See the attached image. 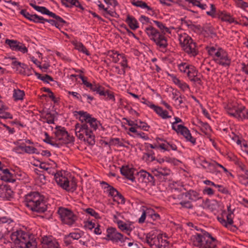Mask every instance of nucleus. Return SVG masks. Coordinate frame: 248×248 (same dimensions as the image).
<instances>
[{
	"label": "nucleus",
	"instance_id": "nucleus-1",
	"mask_svg": "<svg viewBox=\"0 0 248 248\" xmlns=\"http://www.w3.org/2000/svg\"><path fill=\"white\" fill-rule=\"evenodd\" d=\"M11 238L15 245L18 248H37V242L34 236L22 230H17L13 232L11 235Z\"/></svg>",
	"mask_w": 248,
	"mask_h": 248
},
{
	"label": "nucleus",
	"instance_id": "nucleus-2",
	"mask_svg": "<svg viewBox=\"0 0 248 248\" xmlns=\"http://www.w3.org/2000/svg\"><path fill=\"white\" fill-rule=\"evenodd\" d=\"M25 205L33 212L42 213L46 210L44 197L38 192H31L25 197Z\"/></svg>",
	"mask_w": 248,
	"mask_h": 248
},
{
	"label": "nucleus",
	"instance_id": "nucleus-3",
	"mask_svg": "<svg viewBox=\"0 0 248 248\" xmlns=\"http://www.w3.org/2000/svg\"><path fill=\"white\" fill-rule=\"evenodd\" d=\"M191 239L193 244L199 248H215L217 246V240L204 230L193 235Z\"/></svg>",
	"mask_w": 248,
	"mask_h": 248
},
{
	"label": "nucleus",
	"instance_id": "nucleus-4",
	"mask_svg": "<svg viewBox=\"0 0 248 248\" xmlns=\"http://www.w3.org/2000/svg\"><path fill=\"white\" fill-rule=\"evenodd\" d=\"M145 31L150 39L155 42L159 50L162 52L166 51L168 44L165 33H160L151 26L146 28Z\"/></svg>",
	"mask_w": 248,
	"mask_h": 248
},
{
	"label": "nucleus",
	"instance_id": "nucleus-5",
	"mask_svg": "<svg viewBox=\"0 0 248 248\" xmlns=\"http://www.w3.org/2000/svg\"><path fill=\"white\" fill-rule=\"evenodd\" d=\"M206 49L216 63L224 67L229 66L231 64V59L229 57L228 53L223 48L207 46Z\"/></svg>",
	"mask_w": 248,
	"mask_h": 248
},
{
	"label": "nucleus",
	"instance_id": "nucleus-6",
	"mask_svg": "<svg viewBox=\"0 0 248 248\" xmlns=\"http://www.w3.org/2000/svg\"><path fill=\"white\" fill-rule=\"evenodd\" d=\"M48 174L54 175V178L57 185L62 189L67 191H74L77 187V184L75 181H69L68 178L58 173H56V170L52 168L49 167L46 171Z\"/></svg>",
	"mask_w": 248,
	"mask_h": 248
},
{
	"label": "nucleus",
	"instance_id": "nucleus-7",
	"mask_svg": "<svg viewBox=\"0 0 248 248\" xmlns=\"http://www.w3.org/2000/svg\"><path fill=\"white\" fill-rule=\"evenodd\" d=\"M180 44L184 51L190 56L195 57L198 53L196 43L192 38L186 33L178 35Z\"/></svg>",
	"mask_w": 248,
	"mask_h": 248
},
{
	"label": "nucleus",
	"instance_id": "nucleus-8",
	"mask_svg": "<svg viewBox=\"0 0 248 248\" xmlns=\"http://www.w3.org/2000/svg\"><path fill=\"white\" fill-rule=\"evenodd\" d=\"M62 222L69 226L73 225L78 219L77 216L70 210L60 207L58 210Z\"/></svg>",
	"mask_w": 248,
	"mask_h": 248
},
{
	"label": "nucleus",
	"instance_id": "nucleus-9",
	"mask_svg": "<svg viewBox=\"0 0 248 248\" xmlns=\"http://www.w3.org/2000/svg\"><path fill=\"white\" fill-rule=\"evenodd\" d=\"M228 113L238 120H243L248 118V112L245 107L233 106L228 108Z\"/></svg>",
	"mask_w": 248,
	"mask_h": 248
},
{
	"label": "nucleus",
	"instance_id": "nucleus-10",
	"mask_svg": "<svg viewBox=\"0 0 248 248\" xmlns=\"http://www.w3.org/2000/svg\"><path fill=\"white\" fill-rule=\"evenodd\" d=\"M107 233L106 239L114 243L121 242L122 243L125 242L126 240L129 239L128 238L124 237L122 233L119 232L115 228L110 227L108 228Z\"/></svg>",
	"mask_w": 248,
	"mask_h": 248
},
{
	"label": "nucleus",
	"instance_id": "nucleus-11",
	"mask_svg": "<svg viewBox=\"0 0 248 248\" xmlns=\"http://www.w3.org/2000/svg\"><path fill=\"white\" fill-rule=\"evenodd\" d=\"M55 132V137L57 140L62 141L63 144L68 143L73 140V137L70 136L64 127L56 126Z\"/></svg>",
	"mask_w": 248,
	"mask_h": 248
},
{
	"label": "nucleus",
	"instance_id": "nucleus-12",
	"mask_svg": "<svg viewBox=\"0 0 248 248\" xmlns=\"http://www.w3.org/2000/svg\"><path fill=\"white\" fill-rule=\"evenodd\" d=\"M162 236V234L158 231L153 230L146 234V242L151 248H155Z\"/></svg>",
	"mask_w": 248,
	"mask_h": 248
},
{
	"label": "nucleus",
	"instance_id": "nucleus-13",
	"mask_svg": "<svg viewBox=\"0 0 248 248\" xmlns=\"http://www.w3.org/2000/svg\"><path fill=\"white\" fill-rule=\"evenodd\" d=\"M92 130L89 129L88 126L86 124H77L75 125V133L76 136L80 140H85L84 135L86 136L91 133Z\"/></svg>",
	"mask_w": 248,
	"mask_h": 248
},
{
	"label": "nucleus",
	"instance_id": "nucleus-14",
	"mask_svg": "<svg viewBox=\"0 0 248 248\" xmlns=\"http://www.w3.org/2000/svg\"><path fill=\"white\" fill-rule=\"evenodd\" d=\"M177 134L183 136L187 141H190L193 145L196 143V139L192 137L189 130L186 126L179 124L177 127Z\"/></svg>",
	"mask_w": 248,
	"mask_h": 248
},
{
	"label": "nucleus",
	"instance_id": "nucleus-15",
	"mask_svg": "<svg viewBox=\"0 0 248 248\" xmlns=\"http://www.w3.org/2000/svg\"><path fill=\"white\" fill-rule=\"evenodd\" d=\"M184 196H185L186 197H188L189 200L192 201H195L202 198L198 192L192 190H190L188 192L185 193H181L178 195L173 194L171 196V197L174 199H178L181 200L183 198Z\"/></svg>",
	"mask_w": 248,
	"mask_h": 248
},
{
	"label": "nucleus",
	"instance_id": "nucleus-16",
	"mask_svg": "<svg viewBox=\"0 0 248 248\" xmlns=\"http://www.w3.org/2000/svg\"><path fill=\"white\" fill-rule=\"evenodd\" d=\"M153 172L159 181H164L166 179V177L170 174V170L167 167H157Z\"/></svg>",
	"mask_w": 248,
	"mask_h": 248
},
{
	"label": "nucleus",
	"instance_id": "nucleus-17",
	"mask_svg": "<svg viewBox=\"0 0 248 248\" xmlns=\"http://www.w3.org/2000/svg\"><path fill=\"white\" fill-rule=\"evenodd\" d=\"M42 248H59L58 243L51 236H44L42 238Z\"/></svg>",
	"mask_w": 248,
	"mask_h": 248
},
{
	"label": "nucleus",
	"instance_id": "nucleus-18",
	"mask_svg": "<svg viewBox=\"0 0 248 248\" xmlns=\"http://www.w3.org/2000/svg\"><path fill=\"white\" fill-rule=\"evenodd\" d=\"M113 217L115 219V221L117 224L118 228L122 232H125L128 235H129L130 233L132 231L131 225L125 223L121 220H119L116 215H114Z\"/></svg>",
	"mask_w": 248,
	"mask_h": 248
},
{
	"label": "nucleus",
	"instance_id": "nucleus-19",
	"mask_svg": "<svg viewBox=\"0 0 248 248\" xmlns=\"http://www.w3.org/2000/svg\"><path fill=\"white\" fill-rule=\"evenodd\" d=\"M134 169L132 168H130L128 166H122L120 169L121 173L127 179H129L132 182L135 180V177L133 175Z\"/></svg>",
	"mask_w": 248,
	"mask_h": 248
},
{
	"label": "nucleus",
	"instance_id": "nucleus-20",
	"mask_svg": "<svg viewBox=\"0 0 248 248\" xmlns=\"http://www.w3.org/2000/svg\"><path fill=\"white\" fill-rule=\"evenodd\" d=\"M217 15L218 18L222 21L228 22L230 23L234 22L236 24H239L238 22L234 21V19L225 11H218Z\"/></svg>",
	"mask_w": 248,
	"mask_h": 248
},
{
	"label": "nucleus",
	"instance_id": "nucleus-21",
	"mask_svg": "<svg viewBox=\"0 0 248 248\" xmlns=\"http://www.w3.org/2000/svg\"><path fill=\"white\" fill-rule=\"evenodd\" d=\"M151 107L154 108V110L162 118L167 119L170 118L171 116L168 115V111L163 110L161 107L155 105H152Z\"/></svg>",
	"mask_w": 248,
	"mask_h": 248
},
{
	"label": "nucleus",
	"instance_id": "nucleus-22",
	"mask_svg": "<svg viewBox=\"0 0 248 248\" xmlns=\"http://www.w3.org/2000/svg\"><path fill=\"white\" fill-rule=\"evenodd\" d=\"M125 21L130 28L133 30H136L139 27L137 20L134 17L129 15L127 16Z\"/></svg>",
	"mask_w": 248,
	"mask_h": 248
},
{
	"label": "nucleus",
	"instance_id": "nucleus-23",
	"mask_svg": "<svg viewBox=\"0 0 248 248\" xmlns=\"http://www.w3.org/2000/svg\"><path fill=\"white\" fill-rule=\"evenodd\" d=\"M3 174V180L9 182L14 183L15 179L14 178L13 174L9 171L8 169H3L2 170Z\"/></svg>",
	"mask_w": 248,
	"mask_h": 248
},
{
	"label": "nucleus",
	"instance_id": "nucleus-24",
	"mask_svg": "<svg viewBox=\"0 0 248 248\" xmlns=\"http://www.w3.org/2000/svg\"><path fill=\"white\" fill-rule=\"evenodd\" d=\"M0 189L1 190V194L4 195L7 199L12 197L13 191L9 188V186L6 185H0Z\"/></svg>",
	"mask_w": 248,
	"mask_h": 248
},
{
	"label": "nucleus",
	"instance_id": "nucleus-25",
	"mask_svg": "<svg viewBox=\"0 0 248 248\" xmlns=\"http://www.w3.org/2000/svg\"><path fill=\"white\" fill-rule=\"evenodd\" d=\"M138 175H139L140 177L142 179V181H144L145 182L147 181L149 182H152L154 181V176L145 171H140L139 172Z\"/></svg>",
	"mask_w": 248,
	"mask_h": 248
},
{
	"label": "nucleus",
	"instance_id": "nucleus-26",
	"mask_svg": "<svg viewBox=\"0 0 248 248\" xmlns=\"http://www.w3.org/2000/svg\"><path fill=\"white\" fill-rule=\"evenodd\" d=\"M232 212H231V213H229L226 216V224H227V228H229L230 230L234 231L236 229V228L235 226L232 225L233 223L232 219Z\"/></svg>",
	"mask_w": 248,
	"mask_h": 248
},
{
	"label": "nucleus",
	"instance_id": "nucleus-27",
	"mask_svg": "<svg viewBox=\"0 0 248 248\" xmlns=\"http://www.w3.org/2000/svg\"><path fill=\"white\" fill-rule=\"evenodd\" d=\"M25 95V93L23 91L19 89H14L13 91V96L14 100H22L23 99V97Z\"/></svg>",
	"mask_w": 248,
	"mask_h": 248
},
{
	"label": "nucleus",
	"instance_id": "nucleus-28",
	"mask_svg": "<svg viewBox=\"0 0 248 248\" xmlns=\"http://www.w3.org/2000/svg\"><path fill=\"white\" fill-rule=\"evenodd\" d=\"M153 22L156 25V26L160 29V33H165V32H168L170 33V29L166 27L164 24H163L162 22L154 20Z\"/></svg>",
	"mask_w": 248,
	"mask_h": 248
},
{
	"label": "nucleus",
	"instance_id": "nucleus-29",
	"mask_svg": "<svg viewBox=\"0 0 248 248\" xmlns=\"http://www.w3.org/2000/svg\"><path fill=\"white\" fill-rule=\"evenodd\" d=\"M19 42L15 40H10L8 39H6L5 41V43L8 45L10 48L15 51H16V48H17Z\"/></svg>",
	"mask_w": 248,
	"mask_h": 248
},
{
	"label": "nucleus",
	"instance_id": "nucleus-30",
	"mask_svg": "<svg viewBox=\"0 0 248 248\" xmlns=\"http://www.w3.org/2000/svg\"><path fill=\"white\" fill-rule=\"evenodd\" d=\"M76 113H78L79 115V120L82 122L85 121L87 123L89 119H90L92 117L90 114L88 113L87 112H84L83 111H76Z\"/></svg>",
	"mask_w": 248,
	"mask_h": 248
},
{
	"label": "nucleus",
	"instance_id": "nucleus-31",
	"mask_svg": "<svg viewBox=\"0 0 248 248\" xmlns=\"http://www.w3.org/2000/svg\"><path fill=\"white\" fill-rule=\"evenodd\" d=\"M187 76L189 79V80H191L192 78H194L196 76H197L198 71L196 70L195 67L192 65L190 66L187 72H186Z\"/></svg>",
	"mask_w": 248,
	"mask_h": 248
},
{
	"label": "nucleus",
	"instance_id": "nucleus-32",
	"mask_svg": "<svg viewBox=\"0 0 248 248\" xmlns=\"http://www.w3.org/2000/svg\"><path fill=\"white\" fill-rule=\"evenodd\" d=\"M20 147L22 150L24 151L26 153H28V154H34V153L37 154H39V153L38 152H37V150L35 148H34L32 146H20Z\"/></svg>",
	"mask_w": 248,
	"mask_h": 248
},
{
	"label": "nucleus",
	"instance_id": "nucleus-33",
	"mask_svg": "<svg viewBox=\"0 0 248 248\" xmlns=\"http://www.w3.org/2000/svg\"><path fill=\"white\" fill-rule=\"evenodd\" d=\"M42 118L45 119L46 120V122L48 124L54 123V115L51 114L50 112H47L46 113Z\"/></svg>",
	"mask_w": 248,
	"mask_h": 248
},
{
	"label": "nucleus",
	"instance_id": "nucleus-34",
	"mask_svg": "<svg viewBox=\"0 0 248 248\" xmlns=\"http://www.w3.org/2000/svg\"><path fill=\"white\" fill-rule=\"evenodd\" d=\"M102 184L107 186V188H108V191L109 192V195L111 197H116L117 195L119 194V192L115 188L109 186L106 182H103Z\"/></svg>",
	"mask_w": 248,
	"mask_h": 248
},
{
	"label": "nucleus",
	"instance_id": "nucleus-35",
	"mask_svg": "<svg viewBox=\"0 0 248 248\" xmlns=\"http://www.w3.org/2000/svg\"><path fill=\"white\" fill-rule=\"evenodd\" d=\"M45 138L43 140V141L53 146H55L56 147H59V145L58 143H57L53 141L52 140V138L50 137L47 132H45Z\"/></svg>",
	"mask_w": 248,
	"mask_h": 248
},
{
	"label": "nucleus",
	"instance_id": "nucleus-36",
	"mask_svg": "<svg viewBox=\"0 0 248 248\" xmlns=\"http://www.w3.org/2000/svg\"><path fill=\"white\" fill-rule=\"evenodd\" d=\"M154 212V210L150 209V208H147L146 210H144V209H142V213L141 216V217L139 219L138 222L140 223H142L145 221L146 215H148L151 212L153 213Z\"/></svg>",
	"mask_w": 248,
	"mask_h": 248
},
{
	"label": "nucleus",
	"instance_id": "nucleus-37",
	"mask_svg": "<svg viewBox=\"0 0 248 248\" xmlns=\"http://www.w3.org/2000/svg\"><path fill=\"white\" fill-rule=\"evenodd\" d=\"M155 246V248H170V243L167 240L163 239L162 236L158 242V244H156Z\"/></svg>",
	"mask_w": 248,
	"mask_h": 248
},
{
	"label": "nucleus",
	"instance_id": "nucleus-38",
	"mask_svg": "<svg viewBox=\"0 0 248 248\" xmlns=\"http://www.w3.org/2000/svg\"><path fill=\"white\" fill-rule=\"evenodd\" d=\"M75 48L78 49V51L82 52L83 53L86 54L87 55H89L88 50L86 48L83 46V45L80 42H77L75 44Z\"/></svg>",
	"mask_w": 248,
	"mask_h": 248
},
{
	"label": "nucleus",
	"instance_id": "nucleus-39",
	"mask_svg": "<svg viewBox=\"0 0 248 248\" xmlns=\"http://www.w3.org/2000/svg\"><path fill=\"white\" fill-rule=\"evenodd\" d=\"M6 108L4 107V106L3 105H1V107H0V118L2 119H13L12 115L9 112H5L2 113V111L3 110H5Z\"/></svg>",
	"mask_w": 248,
	"mask_h": 248
},
{
	"label": "nucleus",
	"instance_id": "nucleus-40",
	"mask_svg": "<svg viewBox=\"0 0 248 248\" xmlns=\"http://www.w3.org/2000/svg\"><path fill=\"white\" fill-rule=\"evenodd\" d=\"M87 123L90 124V126L93 128L94 130H96L98 124H100V123L97 120L96 118L93 117H91L90 119H89Z\"/></svg>",
	"mask_w": 248,
	"mask_h": 248
},
{
	"label": "nucleus",
	"instance_id": "nucleus-41",
	"mask_svg": "<svg viewBox=\"0 0 248 248\" xmlns=\"http://www.w3.org/2000/svg\"><path fill=\"white\" fill-rule=\"evenodd\" d=\"M30 21H33L34 23H44L45 18L42 16H40L36 14H34L32 15Z\"/></svg>",
	"mask_w": 248,
	"mask_h": 248
},
{
	"label": "nucleus",
	"instance_id": "nucleus-42",
	"mask_svg": "<svg viewBox=\"0 0 248 248\" xmlns=\"http://www.w3.org/2000/svg\"><path fill=\"white\" fill-rule=\"evenodd\" d=\"M190 66L186 63H181L178 65V68L181 72L186 73Z\"/></svg>",
	"mask_w": 248,
	"mask_h": 248
},
{
	"label": "nucleus",
	"instance_id": "nucleus-43",
	"mask_svg": "<svg viewBox=\"0 0 248 248\" xmlns=\"http://www.w3.org/2000/svg\"><path fill=\"white\" fill-rule=\"evenodd\" d=\"M85 212L88 214L94 217L95 218H100L99 214L92 208H87L85 210Z\"/></svg>",
	"mask_w": 248,
	"mask_h": 248
},
{
	"label": "nucleus",
	"instance_id": "nucleus-44",
	"mask_svg": "<svg viewBox=\"0 0 248 248\" xmlns=\"http://www.w3.org/2000/svg\"><path fill=\"white\" fill-rule=\"evenodd\" d=\"M185 23L189 29L195 31H196V30H200L201 29V26L200 25H195L193 24L190 21H186Z\"/></svg>",
	"mask_w": 248,
	"mask_h": 248
},
{
	"label": "nucleus",
	"instance_id": "nucleus-45",
	"mask_svg": "<svg viewBox=\"0 0 248 248\" xmlns=\"http://www.w3.org/2000/svg\"><path fill=\"white\" fill-rule=\"evenodd\" d=\"M109 143L113 145H118L119 146L124 147L123 142H122L119 138L111 139L109 140Z\"/></svg>",
	"mask_w": 248,
	"mask_h": 248
},
{
	"label": "nucleus",
	"instance_id": "nucleus-46",
	"mask_svg": "<svg viewBox=\"0 0 248 248\" xmlns=\"http://www.w3.org/2000/svg\"><path fill=\"white\" fill-rule=\"evenodd\" d=\"M86 141L89 145H93L95 143L94 136L93 135L92 131L86 136Z\"/></svg>",
	"mask_w": 248,
	"mask_h": 248
},
{
	"label": "nucleus",
	"instance_id": "nucleus-47",
	"mask_svg": "<svg viewBox=\"0 0 248 248\" xmlns=\"http://www.w3.org/2000/svg\"><path fill=\"white\" fill-rule=\"evenodd\" d=\"M95 224L92 221H86L84 222V227L89 230H92L95 227Z\"/></svg>",
	"mask_w": 248,
	"mask_h": 248
},
{
	"label": "nucleus",
	"instance_id": "nucleus-48",
	"mask_svg": "<svg viewBox=\"0 0 248 248\" xmlns=\"http://www.w3.org/2000/svg\"><path fill=\"white\" fill-rule=\"evenodd\" d=\"M112 52L113 54H114V55L116 54L117 56H120L123 59V62H121V65L123 67V68H124L123 69H124L125 67H127V60H126L125 58L123 55L118 54L117 51H116L115 52H114L113 51H112Z\"/></svg>",
	"mask_w": 248,
	"mask_h": 248
},
{
	"label": "nucleus",
	"instance_id": "nucleus-49",
	"mask_svg": "<svg viewBox=\"0 0 248 248\" xmlns=\"http://www.w3.org/2000/svg\"><path fill=\"white\" fill-rule=\"evenodd\" d=\"M50 17H52L54 18H55L59 24L60 23H61L62 25L66 23V22L62 18H61L60 16H57L55 13H52Z\"/></svg>",
	"mask_w": 248,
	"mask_h": 248
},
{
	"label": "nucleus",
	"instance_id": "nucleus-50",
	"mask_svg": "<svg viewBox=\"0 0 248 248\" xmlns=\"http://www.w3.org/2000/svg\"><path fill=\"white\" fill-rule=\"evenodd\" d=\"M179 203L184 208L191 209L193 207L192 204L189 201H181Z\"/></svg>",
	"mask_w": 248,
	"mask_h": 248
},
{
	"label": "nucleus",
	"instance_id": "nucleus-51",
	"mask_svg": "<svg viewBox=\"0 0 248 248\" xmlns=\"http://www.w3.org/2000/svg\"><path fill=\"white\" fill-rule=\"evenodd\" d=\"M16 51H20L23 53H25L28 52L27 48L24 46V45L20 43V42L18 44L17 48H16Z\"/></svg>",
	"mask_w": 248,
	"mask_h": 248
},
{
	"label": "nucleus",
	"instance_id": "nucleus-52",
	"mask_svg": "<svg viewBox=\"0 0 248 248\" xmlns=\"http://www.w3.org/2000/svg\"><path fill=\"white\" fill-rule=\"evenodd\" d=\"M139 123L140 124L139 125H138V124H136L135 125L137 126L138 127H140L142 129L144 130H148V129L149 128V126L146 123L140 121L139 122Z\"/></svg>",
	"mask_w": 248,
	"mask_h": 248
},
{
	"label": "nucleus",
	"instance_id": "nucleus-53",
	"mask_svg": "<svg viewBox=\"0 0 248 248\" xmlns=\"http://www.w3.org/2000/svg\"><path fill=\"white\" fill-rule=\"evenodd\" d=\"M239 182L242 185L247 186V183H248V177L240 175L239 177Z\"/></svg>",
	"mask_w": 248,
	"mask_h": 248
},
{
	"label": "nucleus",
	"instance_id": "nucleus-54",
	"mask_svg": "<svg viewBox=\"0 0 248 248\" xmlns=\"http://www.w3.org/2000/svg\"><path fill=\"white\" fill-rule=\"evenodd\" d=\"M71 238L73 240H78L81 237L80 233L78 232H71L69 234Z\"/></svg>",
	"mask_w": 248,
	"mask_h": 248
},
{
	"label": "nucleus",
	"instance_id": "nucleus-55",
	"mask_svg": "<svg viewBox=\"0 0 248 248\" xmlns=\"http://www.w3.org/2000/svg\"><path fill=\"white\" fill-rule=\"evenodd\" d=\"M178 87L180 88L183 92L189 89V86L185 82H181L180 84L178 85Z\"/></svg>",
	"mask_w": 248,
	"mask_h": 248
},
{
	"label": "nucleus",
	"instance_id": "nucleus-56",
	"mask_svg": "<svg viewBox=\"0 0 248 248\" xmlns=\"http://www.w3.org/2000/svg\"><path fill=\"white\" fill-rule=\"evenodd\" d=\"M237 5L238 7L245 9L248 7V4L246 2L243 1L242 0H237Z\"/></svg>",
	"mask_w": 248,
	"mask_h": 248
},
{
	"label": "nucleus",
	"instance_id": "nucleus-57",
	"mask_svg": "<svg viewBox=\"0 0 248 248\" xmlns=\"http://www.w3.org/2000/svg\"><path fill=\"white\" fill-rule=\"evenodd\" d=\"M203 193L211 196L214 194V191L210 187H205L203 190Z\"/></svg>",
	"mask_w": 248,
	"mask_h": 248
},
{
	"label": "nucleus",
	"instance_id": "nucleus-58",
	"mask_svg": "<svg viewBox=\"0 0 248 248\" xmlns=\"http://www.w3.org/2000/svg\"><path fill=\"white\" fill-rule=\"evenodd\" d=\"M174 102H175V104L177 106H178L179 107H182L181 105L183 103V98L181 96H177V97L175 98Z\"/></svg>",
	"mask_w": 248,
	"mask_h": 248
},
{
	"label": "nucleus",
	"instance_id": "nucleus-59",
	"mask_svg": "<svg viewBox=\"0 0 248 248\" xmlns=\"http://www.w3.org/2000/svg\"><path fill=\"white\" fill-rule=\"evenodd\" d=\"M200 124H201V125L202 126V130H204L206 132H208V131H209L211 130V127L207 123L200 122Z\"/></svg>",
	"mask_w": 248,
	"mask_h": 248
},
{
	"label": "nucleus",
	"instance_id": "nucleus-60",
	"mask_svg": "<svg viewBox=\"0 0 248 248\" xmlns=\"http://www.w3.org/2000/svg\"><path fill=\"white\" fill-rule=\"evenodd\" d=\"M12 222L13 220L11 218L6 217H0V223H7L9 224Z\"/></svg>",
	"mask_w": 248,
	"mask_h": 248
},
{
	"label": "nucleus",
	"instance_id": "nucleus-61",
	"mask_svg": "<svg viewBox=\"0 0 248 248\" xmlns=\"http://www.w3.org/2000/svg\"><path fill=\"white\" fill-rule=\"evenodd\" d=\"M21 15L23 16L27 19L31 20V16L32 15L27 12L26 10H21L20 12Z\"/></svg>",
	"mask_w": 248,
	"mask_h": 248
},
{
	"label": "nucleus",
	"instance_id": "nucleus-62",
	"mask_svg": "<svg viewBox=\"0 0 248 248\" xmlns=\"http://www.w3.org/2000/svg\"><path fill=\"white\" fill-rule=\"evenodd\" d=\"M158 147L164 151H170V148H169V143L167 141H165V143L159 144Z\"/></svg>",
	"mask_w": 248,
	"mask_h": 248
},
{
	"label": "nucleus",
	"instance_id": "nucleus-63",
	"mask_svg": "<svg viewBox=\"0 0 248 248\" xmlns=\"http://www.w3.org/2000/svg\"><path fill=\"white\" fill-rule=\"evenodd\" d=\"M210 7H211V11L207 12L206 14L208 15L211 16L212 17H214L215 13V11H216V8L215 7V5L213 4H211Z\"/></svg>",
	"mask_w": 248,
	"mask_h": 248
},
{
	"label": "nucleus",
	"instance_id": "nucleus-64",
	"mask_svg": "<svg viewBox=\"0 0 248 248\" xmlns=\"http://www.w3.org/2000/svg\"><path fill=\"white\" fill-rule=\"evenodd\" d=\"M74 0H61V2L63 5L66 7H71Z\"/></svg>",
	"mask_w": 248,
	"mask_h": 248
}]
</instances>
